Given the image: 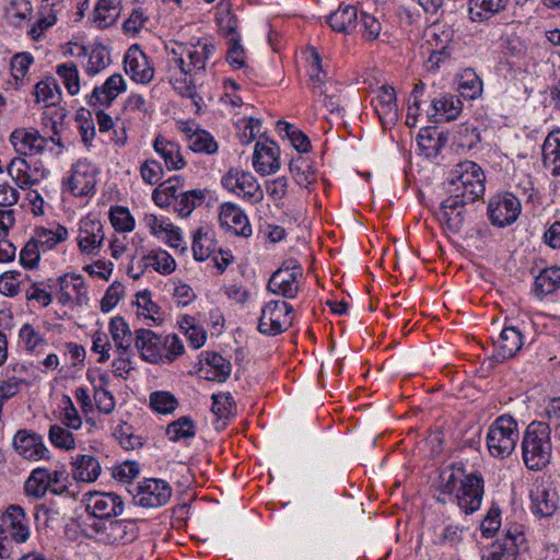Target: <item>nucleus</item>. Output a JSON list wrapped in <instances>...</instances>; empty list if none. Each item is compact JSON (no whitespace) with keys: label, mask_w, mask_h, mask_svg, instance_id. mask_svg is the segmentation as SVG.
Here are the masks:
<instances>
[{"label":"nucleus","mask_w":560,"mask_h":560,"mask_svg":"<svg viewBox=\"0 0 560 560\" xmlns=\"http://www.w3.org/2000/svg\"><path fill=\"white\" fill-rule=\"evenodd\" d=\"M8 524L10 536L15 542H25L30 537L28 518L20 505H10L3 517Z\"/></svg>","instance_id":"nucleus-27"},{"label":"nucleus","mask_w":560,"mask_h":560,"mask_svg":"<svg viewBox=\"0 0 560 560\" xmlns=\"http://www.w3.org/2000/svg\"><path fill=\"white\" fill-rule=\"evenodd\" d=\"M358 18L357 8L353 5H340L338 10L328 16V24L336 32L349 33L355 27Z\"/></svg>","instance_id":"nucleus-38"},{"label":"nucleus","mask_w":560,"mask_h":560,"mask_svg":"<svg viewBox=\"0 0 560 560\" xmlns=\"http://www.w3.org/2000/svg\"><path fill=\"white\" fill-rule=\"evenodd\" d=\"M523 346V336L521 331L515 327H505L497 341L495 357L498 360L504 361L514 357Z\"/></svg>","instance_id":"nucleus-28"},{"label":"nucleus","mask_w":560,"mask_h":560,"mask_svg":"<svg viewBox=\"0 0 560 560\" xmlns=\"http://www.w3.org/2000/svg\"><path fill=\"white\" fill-rule=\"evenodd\" d=\"M10 141L20 155H36L44 151L47 140L37 130L16 129L10 136Z\"/></svg>","instance_id":"nucleus-23"},{"label":"nucleus","mask_w":560,"mask_h":560,"mask_svg":"<svg viewBox=\"0 0 560 560\" xmlns=\"http://www.w3.org/2000/svg\"><path fill=\"white\" fill-rule=\"evenodd\" d=\"M110 63V56L107 49L104 46L94 47L90 55L88 62L85 65V72L94 77L104 70Z\"/></svg>","instance_id":"nucleus-50"},{"label":"nucleus","mask_w":560,"mask_h":560,"mask_svg":"<svg viewBox=\"0 0 560 560\" xmlns=\"http://www.w3.org/2000/svg\"><path fill=\"white\" fill-rule=\"evenodd\" d=\"M97 533H101L105 542L128 544L136 539L138 528L136 523L127 520L101 522L94 521L91 525Z\"/></svg>","instance_id":"nucleus-11"},{"label":"nucleus","mask_w":560,"mask_h":560,"mask_svg":"<svg viewBox=\"0 0 560 560\" xmlns=\"http://www.w3.org/2000/svg\"><path fill=\"white\" fill-rule=\"evenodd\" d=\"M50 477L48 476V470L44 468L34 469L24 485L25 493L28 497H33L35 499L43 498L46 492L50 491Z\"/></svg>","instance_id":"nucleus-41"},{"label":"nucleus","mask_w":560,"mask_h":560,"mask_svg":"<svg viewBox=\"0 0 560 560\" xmlns=\"http://www.w3.org/2000/svg\"><path fill=\"white\" fill-rule=\"evenodd\" d=\"M153 148L154 151L164 160V163L170 171L180 170L185 166L180 148L176 142L166 140L162 136H158L154 140Z\"/></svg>","instance_id":"nucleus-31"},{"label":"nucleus","mask_w":560,"mask_h":560,"mask_svg":"<svg viewBox=\"0 0 560 560\" xmlns=\"http://www.w3.org/2000/svg\"><path fill=\"white\" fill-rule=\"evenodd\" d=\"M8 172L21 189H27L38 183L39 177H45L47 171L37 166L32 167L24 158L11 160Z\"/></svg>","instance_id":"nucleus-22"},{"label":"nucleus","mask_w":560,"mask_h":560,"mask_svg":"<svg viewBox=\"0 0 560 560\" xmlns=\"http://www.w3.org/2000/svg\"><path fill=\"white\" fill-rule=\"evenodd\" d=\"M21 277L20 271H5L0 276V294L7 296H15L19 293Z\"/></svg>","instance_id":"nucleus-63"},{"label":"nucleus","mask_w":560,"mask_h":560,"mask_svg":"<svg viewBox=\"0 0 560 560\" xmlns=\"http://www.w3.org/2000/svg\"><path fill=\"white\" fill-rule=\"evenodd\" d=\"M219 220L222 226L231 230L238 236L252 235V226L244 211L232 202H225L220 208Z\"/></svg>","instance_id":"nucleus-20"},{"label":"nucleus","mask_w":560,"mask_h":560,"mask_svg":"<svg viewBox=\"0 0 560 560\" xmlns=\"http://www.w3.org/2000/svg\"><path fill=\"white\" fill-rule=\"evenodd\" d=\"M277 129L280 133H284L285 137L290 140L291 144L294 147V149L301 153H305L310 151L311 142L310 139L305 133H303L299 128L295 126L279 120L277 124Z\"/></svg>","instance_id":"nucleus-48"},{"label":"nucleus","mask_w":560,"mask_h":560,"mask_svg":"<svg viewBox=\"0 0 560 560\" xmlns=\"http://www.w3.org/2000/svg\"><path fill=\"white\" fill-rule=\"evenodd\" d=\"M34 95L37 102L45 103V106L56 105L60 100V89L57 81L52 78H48L39 81L35 85Z\"/></svg>","instance_id":"nucleus-46"},{"label":"nucleus","mask_w":560,"mask_h":560,"mask_svg":"<svg viewBox=\"0 0 560 560\" xmlns=\"http://www.w3.org/2000/svg\"><path fill=\"white\" fill-rule=\"evenodd\" d=\"M560 288V267L553 266L545 268L535 278L534 293L542 299L548 294L556 292Z\"/></svg>","instance_id":"nucleus-35"},{"label":"nucleus","mask_w":560,"mask_h":560,"mask_svg":"<svg viewBox=\"0 0 560 560\" xmlns=\"http://www.w3.org/2000/svg\"><path fill=\"white\" fill-rule=\"evenodd\" d=\"M109 218L112 225L118 232H130L135 229V220L127 208H113Z\"/></svg>","instance_id":"nucleus-58"},{"label":"nucleus","mask_w":560,"mask_h":560,"mask_svg":"<svg viewBox=\"0 0 560 560\" xmlns=\"http://www.w3.org/2000/svg\"><path fill=\"white\" fill-rule=\"evenodd\" d=\"M172 497L171 486L162 479H145L137 487L136 502L143 508H160Z\"/></svg>","instance_id":"nucleus-10"},{"label":"nucleus","mask_w":560,"mask_h":560,"mask_svg":"<svg viewBox=\"0 0 560 560\" xmlns=\"http://www.w3.org/2000/svg\"><path fill=\"white\" fill-rule=\"evenodd\" d=\"M308 73L312 82L313 93H318L319 89H326L325 83L328 78L324 70L323 60L315 48H312L308 57Z\"/></svg>","instance_id":"nucleus-44"},{"label":"nucleus","mask_w":560,"mask_h":560,"mask_svg":"<svg viewBox=\"0 0 560 560\" xmlns=\"http://www.w3.org/2000/svg\"><path fill=\"white\" fill-rule=\"evenodd\" d=\"M229 33L231 34V37L229 39V51L226 56V60L234 68H241L244 66V57L245 51L244 48L240 44V37L235 33L234 26H229Z\"/></svg>","instance_id":"nucleus-57"},{"label":"nucleus","mask_w":560,"mask_h":560,"mask_svg":"<svg viewBox=\"0 0 560 560\" xmlns=\"http://www.w3.org/2000/svg\"><path fill=\"white\" fill-rule=\"evenodd\" d=\"M212 407L211 411L219 418H228L233 409L235 408V402L231 394L229 393H219L213 394L211 396Z\"/></svg>","instance_id":"nucleus-59"},{"label":"nucleus","mask_w":560,"mask_h":560,"mask_svg":"<svg viewBox=\"0 0 560 560\" xmlns=\"http://www.w3.org/2000/svg\"><path fill=\"white\" fill-rule=\"evenodd\" d=\"M43 252L38 248L36 243L30 238L20 253V262L23 267L33 269L37 266L40 254Z\"/></svg>","instance_id":"nucleus-64"},{"label":"nucleus","mask_w":560,"mask_h":560,"mask_svg":"<svg viewBox=\"0 0 560 560\" xmlns=\"http://www.w3.org/2000/svg\"><path fill=\"white\" fill-rule=\"evenodd\" d=\"M541 151L545 165L553 166L552 174L560 175V130L546 137Z\"/></svg>","instance_id":"nucleus-40"},{"label":"nucleus","mask_w":560,"mask_h":560,"mask_svg":"<svg viewBox=\"0 0 560 560\" xmlns=\"http://www.w3.org/2000/svg\"><path fill=\"white\" fill-rule=\"evenodd\" d=\"M508 3L509 0H470L469 19L472 22L489 20L505 10Z\"/></svg>","instance_id":"nucleus-33"},{"label":"nucleus","mask_w":560,"mask_h":560,"mask_svg":"<svg viewBox=\"0 0 560 560\" xmlns=\"http://www.w3.org/2000/svg\"><path fill=\"white\" fill-rule=\"evenodd\" d=\"M72 477L79 482H94L101 475L102 466L91 454H77L71 457Z\"/></svg>","instance_id":"nucleus-25"},{"label":"nucleus","mask_w":560,"mask_h":560,"mask_svg":"<svg viewBox=\"0 0 560 560\" xmlns=\"http://www.w3.org/2000/svg\"><path fill=\"white\" fill-rule=\"evenodd\" d=\"M109 332L115 345L116 353H130L135 336L129 325L121 316L113 317L109 322Z\"/></svg>","instance_id":"nucleus-29"},{"label":"nucleus","mask_w":560,"mask_h":560,"mask_svg":"<svg viewBox=\"0 0 560 560\" xmlns=\"http://www.w3.org/2000/svg\"><path fill=\"white\" fill-rule=\"evenodd\" d=\"M550 429L545 422H532L523 436V460L530 470H540L551 457Z\"/></svg>","instance_id":"nucleus-2"},{"label":"nucleus","mask_w":560,"mask_h":560,"mask_svg":"<svg viewBox=\"0 0 560 560\" xmlns=\"http://www.w3.org/2000/svg\"><path fill=\"white\" fill-rule=\"evenodd\" d=\"M114 436L119 442V444L127 451L142 447L145 441L142 435L136 432L132 425L126 422L115 428Z\"/></svg>","instance_id":"nucleus-47"},{"label":"nucleus","mask_w":560,"mask_h":560,"mask_svg":"<svg viewBox=\"0 0 560 560\" xmlns=\"http://www.w3.org/2000/svg\"><path fill=\"white\" fill-rule=\"evenodd\" d=\"M432 114H429L431 121L455 120L463 109L460 100L452 94H442L431 101Z\"/></svg>","instance_id":"nucleus-26"},{"label":"nucleus","mask_w":560,"mask_h":560,"mask_svg":"<svg viewBox=\"0 0 560 560\" xmlns=\"http://www.w3.org/2000/svg\"><path fill=\"white\" fill-rule=\"evenodd\" d=\"M520 439L517 422L509 415L500 416L488 429L487 446L497 458L509 457Z\"/></svg>","instance_id":"nucleus-3"},{"label":"nucleus","mask_w":560,"mask_h":560,"mask_svg":"<svg viewBox=\"0 0 560 560\" xmlns=\"http://www.w3.org/2000/svg\"><path fill=\"white\" fill-rule=\"evenodd\" d=\"M466 205L469 203L450 194V196L441 202L435 215L439 222L445 225L451 232H458L465 221L464 214Z\"/></svg>","instance_id":"nucleus-15"},{"label":"nucleus","mask_w":560,"mask_h":560,"mask_svg":"<svg viewBox=\"0 0 560 560\" xmlns=\"http://www.w3.org/2000/svg\"><path fill=\"white\" fill-rule=\"evenodd\" d=\"M372 104L383 125L394 124L397 120L398 107L396 92L393 86H381L376 97L372 100Z\"/></svg>","instance_id":"nucleus-24"},{"label":"nucleus","mask_w":560,"mask_h":560,"mask_svg":"<svg viewBox=\"0 0 560 560\" xmlns=\"http://www.w3.org/2000/svg\"><path fill=\"white\" fill-rule=\"evenodd\" d=\"M141 272L131 275L133 279H139L144 269L152 268L161 275H170L176 268L175 259L166 250L151 252L144 255L140 260Z\"/></svg>","instance_id":"nucleus-30"},{"label":"nucleus","mask_w":560,"mask_h":560,"mask_svg":"<svg viewBox=\"0 0 560 560\" xmlns=\"http://www.w3.org/2000/svg\"><path fill=\"white\" fill-rule=\"evenodd\" d=\"M302 275V267L296 260H285L282 266L271 275L267 288L273 294L284 299H294L300 290L299 278H301Z\"/></svg>","instance_id":"nucleus-5"},{"label":"nucleus","mask_w":560,"mask_h":560,"mask_svg":"<svg viewBox=\"0 0 560 560\" xmlns=\"http://www.w3.org/2000/svg\"><path fill=\"white\" fill-rule=\"evenodd\" d=\"M485 180V174L481 167L472 161H463L458 163L450 174L448 180H470L478 178Z\"/></svg>","instance_id":"nucleus-51"},{"label":"nucleus","mask_w":560,"mask_h":560,"mask_svg":"<svg viewBox=\"0 0 560 560\" xmlns=\"http://www.w3.org/2000/svg\"><path fill=\"white\" fill-rule=\"evenodd\" d=\"M19 337L31 354L38 353V348L46 345V339L31 324H24L21 327Z\"/></svg>","instance_id":"nucleus-54"},{"label":"nucleus","mask_w":560,"mask_h":560,"mask_svg":"<svg viewBox=\"0 0 560 560\" xmlns=\"http://www.w3.org/2000/svg\"><path fill=\"white\" fill-rule=\"evenodd\" d=\"M104 231L101 221L86 217L80 221L78 246L83 254L96 255L104 242Z\"/></svg>","instance_id":"nucleus-13"},{"label":"nucleus","mask_w":560,"mask_h":560,"mask_svg":"<svg viewBox=\"0 0 560 560\" xmlns=\"http://www.w3.org/2000/svg\"><path fill=\"white\" fill-rule=\"evenodd\" d=\"M112 345L109 342L108 336L102 331L97 330L92 336V351L98 353V362L104 363L109 360Z\"/></svg>","instance_id":"nucleus-62"},{"label":"nucleus","mask_w":560,"mask_h":560,"mask_svg":"<svg viewBox=\"0 0 560 560\" xmlns=\"http://www.w3.org/2000/svg\"><path fill=\"white\" fill-rule=\"evenodd\" d=\"M192 74L170 73V82L175 91L183 97L192 98L196 94V86L192 83Z\"/></svg>","instance_id":"nucleus-61"},{"label":"nucleus","mask_w":560,"mask_h":560,"mask_svg":"<svg viewBox=\"0 0 560 560\" xmlns=\"http://www.w3.org/2000/svg\"><path fill=\"white\" fill-rule=\"evenodd\" d=\"M532 511L541 516H551L558 508V495L550 482H538L530 491Z\"/></svg>","instance_id":"nucleus-16"},{"label":"nucleus","mask_w":560,"mask_h":560,"mask_svg":"<svg viewBox=\"0 0 560 560\" xmlns=\"http://www.w3.org/2000/svg\"><path fill=\"white\" fill-rule=\"evenodd\" d=\"M57 74L61 78L70 95H77L80 91V77L74 62L60 63L56 68Z\"/></svg>","instance_id":"nucleus-49"},{"label":"nucleus","mask_w":560,"mask_h":560,"mask_svg":"<svg viewBox=\"0 0 560 560\" xmlns=\"http://www.w3.org/2000/svg\"><path fill=\"white\" fill-rule=\"evenodd\" d=\"M188 148L197 153L213 154L218 151V143L208 131L196 128L188 135Z\"/></svg>","instance_id":"nucleus-45"},{"label":"nucleus","mask_w":560,"mask_h":560,"mask_svg":"<svg viewBox=\"0 0 560 560\" xmlns=\"http://www.w3.org/2000/svg\"><path fill=\"white\" fill-rule=\"evenodd\" d=\"M150 405L160 413H170L176 409L177 400L168 392H154L150 396Z\"/></svg>","instance_id":"nucleus-60"},{"label":"nucleus","mask_w":560,"mask_h":560,"mask_svg":"<svg viewBox=\"0 0 560 560\" xmlns=\"http://www.w3.org/2000/svg\"><path fill=\"white\" fill-rule=\"evenodd\" d=\"M16 452L24 458L38 460L46 457L48 450L39 434L19 430L13 438Z\"/></svg>","instance_id":"nucleus-21"},{"label":"nucleus","mask_w":560,"mask_h":560,"mask_svg":"<svg viewBox=\"0 0 560 560\" xmlns=\"http://www.w3.org/2000/svg\"><path fill=\"white\" fill-rule=\"evenodd\" d=\"M48 438L50 443L58 448L70 451L75 447L73 434L58 424L50 425Z\"/></svg>","instance_id":"nucleus-55"},{"label":"nucleus","mask_w":560,"mask_h":560,"mask_svg":"<svg viewBox=\"0 0 560 560\" xmlns=\"http://www.w3.org/2000/svg\"><path fill=\"white\" fill-rule=\"evenodd\" d=\"M489 219L493 225L504 228L516 221L521 213V201L513 194L493 197L488 205Z\"/></svg>","instance_id":"nucleus-9"},{"label":"nucleus","mask_w":560,"mask_h":560,"mask_svg":"<svg viewBox=\"0 0 560 560\" xmlns=\"http://www.w3.org/2000/svg\"><path fill=\"white\" fill-rule=\"evenodd\" d=\"M293 307L284 301H270L261 310L258 330L266 336H277L292 325Z\"/></svg>","instance_id":"nucleus-4"},{"label":"nucleus","mask_w":560,"mask_h":560,"mask_svg":"<svg viewBox=\"0 0 560 560\" xmlns=\"http://www.w3.org/2000/svg\"><path fill=\"white\" fill-rule=\"evenodd\" d=\"M483 478L480 474H467L459 486L455 500L465 514L480 509L483 498Z\"/></svg>","instance_id":"nucleus-8"},{"label":"nucleus","mask_w":560,"mask_h":560,"mask_svg":"<svg viewBox=\"0 0 560 560\" xmlns=\"http://www.w3.org/2000/svg\"><path fill=\"white\" fill-rule=\"evenodd\" d=\"M206 362L213 370V375L209 376L210 380L218 382H225L232 372V365L229 360L219 353H207Z\"/></svg>","instance_id":"nucleus-52"},{"label":"nucleus","mask_w":560,"mask_h":560,"mask_svg":"<svg viewBox=\"0 0 560 560\" xmlns=\"http://www.w3.org/2000/svg\"><path fill=\"white\" fill-rule=\"evenodd\" d=\"M222 186L250 203L264 199V191L250 172L231 168L221 179Z\"/></svg>","instance_id":"nucleus-6"},{"label":"nucleus","mask_w":560,"mask_h":560,"mask_svg":"<svg viewBox=\"0 0 560 560\" xmlns=\"http://www.w3.org/2000/svg\"><path fill=\"white\" fill-rule=\"evenodd\" d=\"M523 540L522 534L508 532L502 538L492 542L481 556V560H515L518 555V541Z\"/></svg>","instance_id":"nucleus-17"},{"label":"nucleus","mask_w":560,"mask_h":560,"mask_svg":"<svg viewBox=\"0 0 560 560\" xmlns=\"http://www.w3.org/2000/svg\"><path fill=\"white\" fill-rule=\"evenodd\" d=\"M125 72L137 83L148 84L153 80L154 68L149 61L148 56L139 48L132 45L126 52Z\"/></svg>","instance_id":"nucleus-12"},{"label":"nucleus","mask_w":560,"mask_h":560,"mask_svg":"<svg viewBox=\"0 0 560 560\" xmlns=\"http://www.w3.org/2000/svg\"><path fill=\"white\" fill-rule=\"evenodd\" d=\"M485 180H480L478 178H471L470 180H448L447 182V192L455 195L468 203L475 202L485 192Z\"/></svg>","instance_id":"nucleus-32"},{"label":"nucleus","mask_w":560,"mask_h":560,"mask_svg":"<svg viewBox=\"0 0 560 560\" xmlns=\"http://www.w3.org/2000/svg\"><path fill=\"white\" fill-rule=\"evenodd\" d=\"M95 183L91 165L84 161H78L72 165L71 175L65 185L72 195L82 197L94 189Z\"/></svg>","instance_id":"nucleus-19"},{"label":"nucleus","mask_w":560,"mask_h":560,"mask_svg":"<svg viewBox=\"0 0 560 560\" xmlns=\"http://www.w3.org/2000/svg\"><path fill=\"white\" fill-rule=\"evenodd\" d=\"M166 434L172 441L192 438L196 434V427L189 417H182L167 425Z\"/></svg>","instance_id":"nucleus-53"},{"label":"nucleus","mask_w":560,"mask_h":560,"mask_svg":"<svg viewBox=\"0 0 560 560\" xmlns=\"http://www.w3.org/2000/svg\"><path fill=\"white\" fill-rule=\"evenodd\" d=\"M38 248L45 253L51 250L57 244L68 238V230L62 225H57L55 230L37 228L31 237Z\"/></svg>","instance_id":"nucleus-34"},{"label":"nucleus","mask_w":560,"mask_h":560,"mask_svg":"<svg viewBox=\"0 0 560 560\" xmlns=\"http://www.w3.org/2000/svg\"><path fill=\"white\" fill-rule=\"evenodd\" d=\"M120 0H100L93 11V22L100 28L112 26L120 15Z\"/></svg>","instance_id":"nucleus-36"},{"label":"nucleus","mask_w":560,"mask_h":560,"mask_svg":"<svg viewBox=\"0 0 560 560\" xmlns=\"http://www.w3.org/2000/svg\"><path fill=\"white\" fill-rule=\"evenodd\" d=\"M279 152V147L275 142H256L253 155L255 171L262 176L278 172L281 166Z\"/></svg>","instance_id":"nucleus-18"},{"label":"nucleus","mask_w":560,"mask_h":560,"mask_svg":"<svg viewBox=\"0 0 560 560\" xmlns=\"http://www.w3.org/2000/svg\"><path fill=\"white\" fill-rule=\"evenodd\" d=\"M192 254L198 261L208 259L215 249V243L209 228H199L192 237Z\"/></svg>","instance_id":"nucleus-39"},{"label":"nucleus","mask_w":560,"mask_h":560,"mask_svg":"<svg viewBox=\"0 0 560 560\" xmlns=\"http://www.w3.org/2000/svg\"><path fill=\"white\" fill-rule=\"evenodd\" d=\"M206 190L191 189L179 192L178 199L174 202V209L183 218L188 217L194 209L206 199Z\"/></svg>","instance_id":"nucleus-42"},{"label":"nucleus","mask_w":560,"mask_h":560,"mask_svg":"<svg viewBox=\"0 0 560 560\" xmlns=\"http://www.w3.org/2000/svg\"><path fill=\"white\" fill-rule=\"evenodd\" d=\"M86 512L98 520H109L124 512L121 498L114 492H89L83 497ZM96 520H93V522Z\"/></svg>","instance_id":"nucleus-7"},{"label":"nucleus","mask_w":560,"mask_h":560,"mask_svg":"<svg viewBox=\"0 0 560 560\" xmlns=\"http://www.w3.org/2000/svg\"><path fill=\"white\" fill-rule=\"evenodd\" d=\"M168 73L192 74L201 69L195 66L194 45L174 43L172 47H166Z\"/></svg>","instance_id":"nucleus-14"},{"label":"nucleus","mask_w":560,"mask_h":560,"mask_svg":"<svg viewBox=\"0 0 560 560\" xmlns=\"http://www.w3.org/2000/svg\"><path fill=\"white\" fill-rule=\"evenodd\" d=\"M464 539V528L447 524L443 527L434 529L433 544L436 546L454 548L457 547Z\"/></svg>","instance_id":"nucleus-43"},{"label":"nucleus","mask_w":560,"mask_h":560,"mask_svg":"<svg viewBox=\"0 0 560 560\" xmlns=\"http://www.w3.org/2000/svg\"><path fill=\"white\" fill-rule=\"evenodd\" d=\"M135 347L151 364L172 363L185 352L184 343L176 334L158 335L145 328L135 331Z\"/></svg>","instance_id":"nucleus-1"},{"label":"nucleus","mask_w":560,"mask_h":560,"mask_svg":"<svg viewBox=\"0 0 560 560\" xmlns=\"http://www.w3.org/2000/svg\"><path fill=\"white\" fill-rule=\"evenodd\" d=\"M459 93L463 97L475 100L482 93V81L474 72H467L459 82Z\"/></svg>","instance_id":"nucleus-56"},{"label":"nucleus","mask_w":560,"mask_h":560,"mask_svg":"<svg viewBox=\"0 0 560 560\" xmlns=\"http://www.w3.org/2000/svg\"><path fill=\"white\" fill-rule=\"evenodd\" d=\"M466 475L467 474L465 472L462 464L452 465L448 469L441 472L438 491H441V494L455 498L457 490L462 485V480H464Z\"/></svg>","instance_id":"nucleus-37"}]
</instances>
